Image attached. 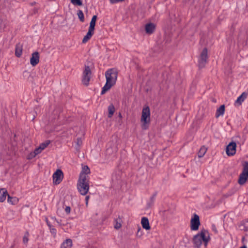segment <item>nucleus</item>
Segmentation results:
<instances>
[{"label": "nucleus", "instance_id": "obj_1", "mask_svg": "<svg viewBox=\"0 0 248 248\" xmlns=\"http://www.w3.org/2000/svg\"><path fill=\"white\" fill-rule=\"evenodd\" d=\"M205 232H208L207 231L203 229L201 231V232L194 236L192 241L195 248H200L202 242L205 247L207 246L210 238L209 235L207 237L206 236Z\"/></svg>", "mask_w": 248, "mask_h": 248}, {"label": "nucleus", "instance_id": "obj_2", "mask_svg": "<svg viewBox=\"0 0 248 248\" xmlns=\"http://www.w3.org/2000/svg\"><path fill=\"white\" fill-rule=\"evenodd\" d=\"M140 121L142 124V129L143 130H147L148 129L151 121L150 109L149 106H146L143 108Z\"/></svg>", "mask_w": 248, "mask_h": 248}, {"label": "nucleus", "instance_id": "obj_3", "mask_svg": "<svg viewBox=\"0 0 248 248\" xmlns=\"http://www.w3.org/2000/svg\"><path fill=\"white\" fill-rule=\"evenodd\" d=\"M77 188L81 195H85L89 191V180L85 177L79 178L77 183Z\"/></svg>", "mask_w": 248, "mask_h": 248}, {"label": "nucleus", "instance_id": "obj_4", "mask_svg": "<svg viewBox=\"0 0 248 248\" xmlns=\"http://www.w3.org/2000/svg\"><path fill=\"white\" fill-rule=\"evenodd\" d=\"M118 74V72L116 69H108L105 72L106 81L115 85L117 81Z\"/></svg>", "mask_w": 248, "mask_h": 248}, {"label": "nucleus", "instance_id": "obj_5", "mask_svg": "<svg viewBox=\"0 0 248 248\" xmlns=\"http://www.w3.org/2000/svg\"><path fill=\"white\" fill-rule=\"evenodd\" d=\"M91 74L92 72L90 66L88 65H85L82 78V82L84 85L86 86L89 85Z\"/></svg>", "mask_w": 248, "mask_h": 248}, {"label": "nucleus", "instance_id": "obj_6", "mask_svg": "<svg viewBox=\"0 0 248 248\" xmlns=\"http://www.w3.org/2000/svg\"><path fill=\"white\" fill-rule=\"evenodd\" d=\"M207 52V49L205 47L203 49L200 54L198 60V66L200 68H203L207 63V60L208 59Z\"/></svg>", "mask_w": 248, "mask_h": 248}, {"label": "nucleus", "instance_id": "obj_7", "mask_svg": "<svg viewBox=\"0 0 248 248\" xmlns=\"http://www.w3.org/2000/svg\"><path fill=\"white\" fill-rule=\"evenodd\" d=\"M201 225L200 217L196 214H194L190 220V229L192 231H197Z\"/></svg>", "mask_w": 248, "mask_h": 248}, {"label": "nucleus", "instance_id": "obj_8", "mask_svg": "<svg viewBox=\"0 0 248 248\" xmlns=\"http://www.w3.org/2000/svg\"><path fill=\"white\" fill-rule=\"evenodd\" d=\"M237 145L235 142H230L226 148V153L229 156L234 155L236 151Z\"/></svg>", "mask_w": 248, "mask_h": 248}, {"label": "nucleus", "instance_id": "obj_9", "mask_svg": "<svg viewBox=\"0 0 248 248\" xmlns=\"http://www.w3.org/2000/svg\"><path fill=\"white\" fill-rule=\"evenodd\" d=\"M53 183L54 185L59 184L62 180L63 178V173L62 171L60 169H57L53 173Z\"/></svg>", "mask_w": 248, "mask_h": 248}, {"label": "nucleus", "instance_id": "obj_10", "mask_svg": "<svg viewBox=\"0 0 248 248\" xmlns=\"http://www.w3.org/2000/svg\"><path fill=\"white\" fill-rule=\"evenodd\" d=\"M39 62V54L37 51L32 53L30 59V63L32 66H36Z\"/></svg>", "mask_w": 248, "mask_h": 248}, {"label": "nucleus", "instance_id": "obj_11", "mask_svg": "<svg viewBox=\"0 0 248 248\" xmlns=\"http://www.w3.org/2000/svg\"><path fill=\"white\" fill-rule=\"evenodd\" d=\"M155 30V25L153 23H149L145 25V32L148 34H152Z\"/></svg>", "mask_w": 248, "mask_h": 248}, {"label": "nucleus", "instance_id": "obj_12", "mask_svg": "<svg viewBox=\"0 0 248 248\" xmlns=\"http://www.w3.org/2000/svg\"><path fill=\"white\" fill-rule=\"evenodd\" d=\"M90 173V170L88 166H84L82 167V170L79 174V178H83L85 177V178L88 179V176L87 174Z\"/></svg>", "mask_w": 248, "mask_h": 248}, {"label": "nucleus", "instance_id": "obj_13", "mask_svg": "<svg viewBox=\"0 0 248 248\" xmlns=\"http://www.w3.org/2000/svg\"><path fill=\"white\" fill-rule=\"evenodd\" d=\"M248 180V174H246L242 172V173L239 175L238 180V183L240 185H243L246 183Z\"/></svg>", "mask_w": 248, "mask_h": 248}, {"label": "nucleus", "instance_id": "obj_14", "mask_svg": "<svg viewBox=\"0 0 248 248\" xmlns=\"http://www.w3.org/2000/svg\"><path fill=\"white\" fill-rule=\"evenodd\" d=\"M23 46L20 43H18L16 46L15 55L17 58H20L22 54Z\"/></svg>", "mask_w": 248, "mask_h": 248}, {"label": "nucleus", "instance_id": "obj_15", "mask_svg": "<svg viewBox=\"0 0 248 248\" xmlns=\"http://www.w3.org/2000/svg\"><path fill=\"white\" fill-rule=\"evenodd\" d=\"M141 223L142 228L145 229L146 230H149L151 229L149 221L147 217H143L141 218Z\"/></svg>", "mask_w": 248, "mask_h": 248}, {"label": "nucleus", "instance_id": "obj_16", "mask_svg": "<svg viewBox=\"0 0 248 248\" xmlns=\"http://www.w3.org/2000/svg\"><path fill=\"white\" fill-rule=\"evenodd\" d=\"M248 93L246 92H243L235 101V104H237L239 105L242 104V102L247 98Z\"/></svg>", "mask_w": 248, "mask_h": 248}, {"label": "nucleus", "instance_id": "obj_17", "mask_svg": "<svg viewBox=\"0 0 248 248\" xmlns=\"http://www.w3.org/2000/svg\"><path fill=\"white\" fill-rule=\"evenodd\" d=\"M93 34L94 31L89 29L86 35L82 39V43H86L87 42H88L91 39Z\"/></svg>", "mask_w": 248, "mask_h": 248}, {"label": "nucleus", "instance_id": "obj_18", "mask_svg": "<svg viewBox=\"0 0 248 248\" xmlns=\"http://www.w3.org/2000/svg\"><path fill=\"white\" fill-rule=\"evenodd\" d=\"M114 85L106 81V84L102 89L101 94L103 95L105 94L107 91L109 90L110 88Z\"/></svg>", "mask_w": 248, "mask_h": 248}, {"label": "nucleus", "instance_id": "obj_19", "mask_svg": "<svg viewBox=\"0 0 248 248\" xmlns=\"http://www.w3.org/2000/svg\"><path fill=\"white\" fill-rule=\"evenodd\" d=\"M7 195H9L7 191L4 188H1L0 189V202H4L5 199Z\"/></svg>", "mask_w": 248, "mask_h": 248}, {"label": "nucleus", "instance_id": "obj_20", "mask_svg": "<svg viewBox=\"0 0 248 248\" xmlns=\"http://www.w3.org/2000/svg\"><path fill=\"white\" fill-rule=\"evenodd\" d=\"M72 246V240L70 239H67L62 243L61 248H71Z\"/></svg>", "mask_w": 248, "mask_h": 248}, {"label": "nucleus", "instance_id": "obj_21", "mask_svg": "<svg viewBox=\"0 0 248 248\" xmlns=\"http://www.w3.org/2000/svg\"><path fill=\"white\" fill-rule=\"evenodd\" d=\"M225 109V107L224 105H221L217 109L216 117L218 118L220 115H223L224 113Z\"/></svg>", "mask_w": 248, "mask_h": 248}, {"label": "nucleus", "instance_id": "obj_22", "mask_svg": "<svg viewBox=\"0 0 248 248\" xmlns=\"http://www.w3.org/2000/svg\"><path fill=\"white\" fill-rule=\"evenodd\" d=\"M115 110V108H114V105L112 104H110L108 107V117L110 118L112 117L114 112Z\"/></svg>", "mask_w": 248, "mask_h": 248}, {"label": "nucleus", "instance_id": "obj_23", "mask_svg": "<svg viewBox=\"0 0 248 248\" xmlns=\"http://www.w3.org/2000/svg\"><path fill=\"white\" fill-rule=\"evenodd\" d=\"M114 228L116 229H120L121 226V222H122V218L120 217L119 216L118 218H116L114 219Z\"/></svg>", "mask_w": 248, "mask_h": 248}, {"label": "nucleus", "instance_id": "obj_24", "mask_svg": "<svg viewBox=\"0 0 248 248\" xmlns=\"http://www.w3.org/2000/svg\"><path fill=\"white\" fill-rule=\"evenodd\" d=\"M8 202L12 204H16L18 202V199L16 197H11L8 195Z\"/></svg>", "mask_w": 248, "mask_h": 248}, {"label": "nucleus", "instance_id": "obj_25", "mask_svg": "<svg viewBox=\"0 0 248 248\" xmlns=\"http://www.w3.org/2000/svg\"><path fill=\"white\" fill-rule=\"evenodd\" d=\"M207 150V149L204 146L202 147L198 153L199 157L201 158L203 157L206 153Z\"/></svg>", "mask_w": 248, "mask_h": 248}, {"label": "nucleus", "instance_id": "obj_26", "mask_svg": "<svg viewBox=\"0 0 248 248\" xmlns=\"http://www.w3.org/2000/svg\"><path fill=\"white\" fill-rule=\"evenodd\" d=\"M77 15L78 16L79 20L81 22H84L85 19H84V16L83 12L80 10H78V11Z\"/></svg>", "mask_w": 248, "mask_h": 248}, {"label": "nucleus", "instance_id": "obj_27", "mask_svg": "<svg viewBox=\"0 0 248 248\" xmlns=\"http://www.w3.org/2000/svg\"><path fill=\"white\" fill-rule=\"evenodd\" d=\"M50 143V140H46L44 142L40 144L39 147L43 150L45 149L49 144Z\"/></svg>", "mask_w": 248, "mask_h": 248}, {"label": "nucleus", "instance_id": "obj_28", "mask_svg": "<svg viewBox=\"0 0 248 248\" xmlns=\"http://www.w3.org/2000/svg\"><path fill=\"white\" fill-rule=\"evenodd\" d=\"M156 195V193H155L152 195V196L151 197L150 202H149L147 204L148 208L151 207L153 205L154 200H155Z\"/></svg>", "mask_w": 248, "mask_h": 248}, {"label": "nucleus", "instance_id": "obj_29", "mask_svg": "<svg viewBox=\"0 0 248 248\" xmlns=\"http://www.w3.org/2000/svg\"><path fill=\"white\" fill-rule=\"evenodd\" d=\"M243 168L242 172H244L245 173L248 174V162L245 161L244 162L243 165Z\"/></svg>", "mask_w": 248, "mask_h": 248}, {"label": "nucleus", "instance_id": "obj_30", "mask_svg": "<svg viewBox=\"0 0 248 248\" xmlns=\"http://www.w3.org/2000/svg\"><path fill=\"white\" fill-rule=\"evenodd\" d=\"M29 236V233L28 231H26L25 232L24 236H23V242L24 244H27L28 242Z\"/></svg>", "mask_w": 248, "mask_h": 248}, {"label": "nucleus", "instance_id": "obj_31", "mask_svg": "<svg viewBox=\"0 0 248 248\" xmlns=\"http://www.w3.org/2000/svg\"><path fill=\"white\" fill-rule=\"evenodd\" d=\"M71 2L75 5L81 6L82 5L81 0H71Z\"/></svg>", "mask_w": 248, "mask_h": 248}, {"label": "nucleus", "instance_id": "obj_32", "mask_svg": "<svg viewBox=\"0 0 248 248\" xmlns=\"http://www.w3.org/2000/svg\"><path fill=\"white\" fill-rule=\"evenodd\" d=\"M82 141L81 138H78L77 139V146L76 147L77 150H78L79 149L80 146L82 144Z\"/></svg>", "mask_w": 248, "mask_h": 248}, {"label": "nucleus", "instance_id": "obj_33", "mask_svg": "<svg viewBox=\"0 0 248 248\" xmlns=\"http://www.w3.org/2000/svg\"><path fill=\"white\" fill-rule=\"evenodd\" d=\"M96 22L93 21H91L90 23V26L89 29L94 31Z\"/></svg>", "mask_w": 248, "mask_h": 248}, {"label": "nucleus", "instance_id": "obj_34", "mask_svg": "<svg viewBox=\"0 0 248 248\" xmlns=\"http://www.w3.org/2000/svg\"><path fill=\"white\" fill-rule=\"evenodd\" d=\"M42 150L40 148V147L39 146L38 148H36L34 151V155H38L39 154H40L41 152H42Z\"/></svg>", "mask_w": 248, "mask_h": 248}, {"label": "nucleus", "instance_id": "obj_35", "mask_svg": "<svg viewBox=\"0 0 248 248\" xmlns=\"http://www.w3.org/2000/svg\"><path fill=\"white\" fill-rule=\"evenodd\" d=\"M50 231V232L51 233V234L55 237L56 236V233H57L56 229L55 228H52V229H51V230Z\"/></svg>", "mask_w": 248, "mask_h": 248}, {"label": "nucleus", "instance_id": "obj_36", "mask_svg": "<svg viewBox=\"0 0 248 248\" xmlns=\"http://www.w3.org/2000/svg\"><path fill=\"white\" fill-rule=\"evenodd\" d=\"M71 211V208L70 206H66L65 208V212L67 214H69Z\"/></svg>", "mask_w": 248, "mask_h": 248}, {"label": "nucleus", "instance_id": "obj_37", "mask_svg": "<svg viewBox=\"0 0 248 248\" xmlns=\"http://www.w3.org/2000/svg\"><path fill=\"white\" fill-rule=\"evenodd\" d=\"M36 155H34V152H31L30 154L29 157H28V159H31V158L34 157Z\"/></svg>", "mask_w": 248, "mask_h": 248}, {"label": "nucleus", "instance_id": "obj_38", "mask_svg": "<svg viewBox=\"0 0 248 248\" xmlns=\"http://www.w3.org/2000/svg\"><path fill=\"white\" fill-rule=\"evenodd\" d=\"M124 0H110V2L111 3H116L120 1H123Z\"/></svg>", "mask_w": 248, "mask_h": 248}, {"label": "nucleus", "instance_id": "obj_39", "mask_svg": "<svg viewBox=\"0 0 248 248\" xmlns=\"http://www.w3.org/2000/svg\"><path fill=\"white\" fill-rule=\"evenodd\" d=\"M97 16L96 15H94L92 17V19L91 20L92 21H96V20H97Z\"/></svg>", "mask_w": 248, "mask_h": 248}, {"label": "nucleus", "instance_id": "obj_40", "mask_svg": "<svg viewBox=\"0 0 248 248\" xmlns=\"http://www.w3.org/2000/svg\"><path fill=\"white\" fill-rule=\"evenodd\" d=\"M89 199V196H87L85 198V202H86V206L88 205Z\"/></svg>", "mask_w": 248, "mask_h": 248}, {"label": "nucleus", "instance_id": "obj_41", "mask_svg": "<svg viewBox=\"0 0 248 248\" xmlns=\"http://www.w3.org/2000/svg\"><path fill=\"white\" fill-rule=\"evenodd\" d=\"M140 230H141V228H139V229H138V232H137V235H139V236H141V233H140Z\"/></svg>", "mask_w": 248, "mask_h": 248}, {"label": "nucleus", "instance_id": "obj_42", "mask_svg": "<svg viewBox=\"0 0 248 248\" xmlns=\"http://www.w3.org/2000/svg\"><path fill=\"white\" fill-rule=\"evenodd\" d=\"M140 230H141V228H139V229H138V232H137V235H139V236H141V233H140Z\"/></svg>", "mask_w": 248, "mask_h": 248}, {"label": "nucleus", "instance_id": "obj_43", "mask_svg": "<svg viewBox=\"0 0 248 248\" xmlns=\"http://www.w3.org/2000/svg\"><path fill=\"white\" fill-rule=\"evenodd\" d=\"M48 227H49V230L50 231L51 230V229L52 228H54V227L51 225V224H48Z\"/></svg>", "mask_w": 248, "mask_h": 248}, {"label": "nucleus", "instance_id": "obj_44", "mask_svg": "<svg viewBox=\"0 0 248 248\" xmlns=\"http://www.w3.org/2000/svg\"><path fill=\"white\" fill-rule=\"evenodd\" d=\"M55 220L56 221V222H57V223L59 225H61V223L59 221H58L57 219H56V218H55Z\"/></svg>", "mask_w": 248, "mask_h": 248}, {"label": "nucleus", "instance_id": "obj_45", "mask_svg": "<svg viewBox=\"0 0 248 248\" xmlns=\"http://www.w3.org/2000/svg\"><path fill=\"white\" fill-rule=\"evenodd\" d=\"M35 3H36V2L34 1V2H31V6H33L34 5H35Z\"/></svg>", "mask_w": 248, "mask_h": 248}, {"label": "nucleus", "instance_id": "obj_46", "mask_svg": "<svg viewBox=\"0 0 248 248\" xmlns=\"http://www.w3.org/2000/svg\"><path fill=\"white\" fill-rule=\"evenodd\" d=\"M240 248H247V247L246 245H244V246L241 247Z\"/></svg>", "mask_w": 248, "mask_h": 248}, {"label": "nucleus", "instance_id": "obj_47", "mask_svg": "<svg viewBox=\"0 0 248 248\" xmlns=\"http://www.w3.org/2000/svg\"><path fill=\"white\" fill-rule=\"evenodd\" d=\"M119 117L120 118H122V115H121V113H119Z\"/></svg>", "mask_w": 248, "mask_h": 248}, {"label": "nucleus", "instance_id": "obj_48", "mask_svg": "<svg viewBox=\"0 0 248 248\" xmlns=\"http://www.w3.org/2000/svg\"><path fill=\"white\" fill-rule=\"evenodd\" d=\"M46 223H47V225L48 226V224H50V222H48V221H47V220H46Z\"/></svg>", "mask_w": 248, "mask_h": 248}, {"label": "nucleus", "instance_id": "obj_49", "mask_svg": "<svg viewBox=\"0 0 248 248\" xmlns=\"http://www.w3.org/2000/svg\"><path fill=\"white\" fill-rule=\"evenodd\" d=\"M2 28V22L0 23V28Z\"/></svg>", "mask_w": 248, "mask_h": 248}, {"label": "nucleus", "instance_id": "obj_50", "mask_svg": "<svg viewBox=\"0 0 248 248\" xmlns=\"http://www.w3.org/2000/svg\"><path fill=\"white\" fill-rule=\"evenodd\" d=\"M14 245H13L11 246V248H14Z\"/></svg>", "mask_w": 248, "mask_h": 248}, {"label": "nucleus", "instance_id": "obj_51", "mask_svg": "<svg viewBox=\"0 0 248 248\" xmlns=\"http://www.w3.org/2000/svg\"><path fill=\"white\" fill-rule=\"evenodd\" d=\"M37 11V9L34 10V13H35Z\"/></svg>", "mask_w": 248, "mask_h": 248}, {"label": "nucleus", "instance_id": "obj_52", "mask_svg": "<svg viewBox=\"0 0 248 248\" xmlns=\"http://www.w3.org/2000/svg\"><path fill=\"white\" fill-rule=\"evenodd\" d=\"M244 239H245V238H244V237H243V238H242V240H244Z\"/></svg>", "mask_w": 248, "mask_h": 248}]
</instances>
